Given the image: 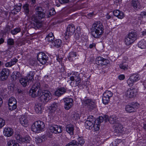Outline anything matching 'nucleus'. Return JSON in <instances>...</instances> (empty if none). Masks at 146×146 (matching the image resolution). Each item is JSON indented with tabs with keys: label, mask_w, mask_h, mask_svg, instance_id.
I'll return each mask as SVG.
<instances>
[{
	"label": "nucleus",
	"mask_w": 146,
	"mask_h": 146,
	"mask_svg": "<svg viewBox=\"0 0 146 146\" xmlns=\"http://www.w3.org/2000/svg\"><path fill=\"white\" fill-rule=\"evenodd\" d=\"M104 27L102 23L100 21L94 23L91 29V34L95 38L101 36L104 33Z\"/></svg>",
	"instance_id": "f257e3e1"
},
{
	"label": "nucleus",
	"mask_w": 146,
	"mask_h": 146,
	"mask_svg": "<svg viewBox=\"0 0 146 146\" xmlns=\"http://www.w3.org/2000/svg\"><path fill=\"white\" fill-rule=\"evenodd\" d=\"M40 85L38 82H36L33 86L31 89L30 90L29 94L33 98L37 96L40 94L41 92L40 89Z\"/></svg>",
	"instance_id": "f03ea898"
},
{
	"label": "nucleus",
	"mask_w": 146,
	"mask_h": 146,
	"mask_svg": "<svg viewBox=\"0 0 146 146\" xmlns=\"http://www.w3.org/2000/svg\"><path fill=\"white\" fill-rule=\"evenodd\" d=\"M45 127L44 123L42 121H38L35 122L31 126V129L33 131L36 133H39L42 131Z\"/></svg>",
	"instance_id": "7ed1b4c3"
},
{
	"label": "nucleus",
	"mask_w": 146,
	"mask_h": 146,
	"mask_svg": "<svg viewBox=\"0 0 146 146\" xmlns=\"http://www.w3.org/2000/svg\"><path fill=\"white\" fill-rule=\"evenodd\" d=\"M137 90L135 88H129L123 93L124 98L127 99H130L135 97L137 94Z\"/></svg>",
	"instance_id": "20e7f679"
},
{
	"label": "nucleus",
	"mask_w": 146,
	"mask_h": 146,
	"mask_svg": "<svg viewBox=\"0 0 146 146\" xmlns=\"http://www.w3.org/2000/svg\"><path fill=\"white\" fill-rule=\"evenodd\" d=\"M39 100L44 103L47 102L51 98V94L49 91H45L40 92L38 96Z\"/></svg>",
	"instance_id": "39448f33"
},
{
	"label": "nucleus",
	"mask_w": 146,
	"mask_h": 146,
	"mask_svg": "<svg viewBox=\"0 0 146 146\" xmlns=\"http://www.w3.org/2000/svg\"><path fill=\"white\" fill-rule=\"evenodd\" d=\"M70 79L72 81L70 85L72 86H78L81 82L80 75L78 73L74 74L70 77Z\"/></svg>",
	"instance_id": "423d86ee"
},
{
	"label": "nucleus",
	"mask_w": 146,
	"mask_h": 146,
	"mask_svg": "<svg viewBox=\"0 0 146 146\" xmlns=\"http://www.w3.org/2000/svg\"><path fill=\"white\" fill-rule=\"evenodd\" d=\"M75 31V27L74 25L72 24L69 25L65 33V38L66 39H67L70 36L73 35Z\"/></svg>",
	"instance_id": "0eeeda50"
},
{
	"label": "nucleus",
	"mask_w": 146,
	"mask_h": 146,
	"mask_svg": "<svg viewBox=\"0 0 146 146\" xmlns=\"http://www.w3.org/2000/svg\"><path fill=\"white\" fill-rule=\"evenodd\" d=\"M96 121V120L93 116H89L85 122V125L86 128L89 129L92 128Z\"/></svg>",
	"instance_id": "6e6552de"
},
{
	"label": "nucleus",
	"mask_w": 146,
	"mask_h": 146,
	"mask_svg": "<svg viewBox=\"0 0 146 146\" xmlns=\"http://www.w3.org/2000/svg\"><path fill=\"white\" fill-rule=\"evenodd\" d=\"M139 106V104L137 102L133 103L130 105H127L125 106V110L127 112H134Z\"/></svg>",
	"instance_id": "1a4fd4ad"
},
{
	"label": "nucleus",
	"mask_w": 146,
	"mask_h": 146,
	"mask_svg": "<svg viewBox=\"0 0 146 146\" xmlns=\"http://www.w3.org/2000/svg\"><path fill=\"white\" fill-rule=\"evenodd\" d=\"M9 69L3 68L0 72V80L4 81L7 80L9 75Z\"/></svg>",
	"instance_id": "9d476101"
},
{
	"label": "nucleus",
	"mask_w": 146,
	"mask_h": 146,
	"mask_svg": "<svg viewBox=\"0 0 146 146\" xmlns=\"http://www.w3.org/2000/svg\"><path fill=\"white\" fill-rule=\"evenodd\" d=\"M37 59L41 64H44L48 60V57L44 53L40 52L37 55Z\"/></svg>",
	"instance_id": "9b49d317"
},
{
	"label": "nucleus",
	"mask_w": 146,
	"mask_h": 146,
	"mask_svg": "<svg viewBox=\"0 0 146 146\" xmlns=\"http://www.w3.org/2000/svg\"><path fill=\"white\" fill-rule=\"evenodd\" d=\"M112 93L110 91H106L103 94L102 97L103 103L105 104H108L110 101V99L112 96Z\"/></svg>",
	"instance_id": "f8f14e48"
},
{
	"label": "nucleus",
	"mask_w": 146,
	"mask_h": 146,
	"mask_svg": "<svg viewBox=\"0 0 146 146\" xmlns=\"http://www.w3.org/2000/svg\"><path fill=\"white\" fill-rule=\"evenodd\" d=\"M108 60L101 57H98L96 59V63L97 64L102 66L108 64Z\"/></svg>",
	"instance_id": "ddd939ff"
},
{
	"label": "nucleus",
	"mask_w": 146,
	"mask_h": 146,
	"mask_svg": "<svg viewBox=\"0 0 146 146\" xmlns=\"http://www.w3.org/2000/svg\"><path fill=\"white\" fill-rule=\"evenodd\" d=\"M103 117H100L96 119L95 123H94L93 126V127L95 131H98L99 130L100 124L103 122Z\"/></svg>",
	"instance_id": "4468645a"
},
{
	"label": "nucleus",
	"mask_w": 146,
	"mask_h": 146,
	"mask_svg": "<svg viewBox=\"0 0 146 146\" xmlns=\"http://www.w3.org/2000/svg\"><path fill=\"white\" fill-rule=\"evenodd\" d=\"M65 102L64 108L66 110H68L73 106L72 99L70 98H66L64 99Z\"/></svg>",
	"instance_id": "2eb2a0df"
},
{
	"label": "nucleus",
	"mask_w": 146,
	"mask_h": 146,
	"mask_svg": "<svg viewBox=\"0 0 146 146\" xmlns=\"http://www.w3.org/2000/svg\"><path fill=\"white\" fill-rule=\"evenodd\" d=\"M49 131L52 133L56 134L60 133L62 131L61 127L57 125H53L50 126L49 128Z\"/></svg>",
	"instance_id": "dca6fc26"
},
{
	"label": "nucleus",
	"mask_w": 146,
	"mask_h": 146,
	"mask_svg": "<svg viewBox=\"0 0 146 146\" xmlns=\"http://www.w3.org/2000/svg\"><path fill=\"white\" fill-rule=\"evenodd\" d=\"M105 121L107 122L108 121L111 124H114L115 123L116 121V117L114 116H111L110 117L108 115H105L104 117L103 118Z\"/></svg>",
	"instance_id": "f3484780"
},
{
	"label": "nucleus",
	"mask_w": 146,
	"mask_h": 146,
	"mask_svg": "<svg viewBox=\"0 0 146 146\" xmlns=\"http://www.w3.org/2000/svg\"><path fill=\"white\" fill-rule=\"evenodd\" d=\"M3 133L7 137L11 136L13 133V130L10 127H6L4 129Z\"/></svg>",
	"instance_id": "a211bd4d"
},
{
	"label": "nucleus",
	"mask_w": 146,
	"mask_h": 146,
	"mask_svg": "<svg viewBox=\"0 0 146 146\" xmlns=\"http://www.w3.org/2000/svg\"><path fill=\"white\" fill-rule=\"evenodd\" d=\"M113 13L114 16L121 19L124 17L123 13L118 10H114L113 12Z\"/></svg>",
	"instance_id": "6ab92c4d"
},
{
	"label": "nucleus",
	"mask_w": 146,
	"mask_h": 146,
	"mask_svg": "<svg viewBox=\"0 0 146 146\" xmlns=\"http://www.w3.org/2000/svg\"><path fill=\"white\" fill-rule=\"evenodd\" d=\"M20 121L21 124L24 126H26L28 123V120L26 116L22 115L20 118Z\"/></svg>",
	"instance_id": "aec40b11"
},
{
	"label": "nucleus",
	"mask_w": 146,
	"mask_h": 146,
	"mask_svg": "<svg viewBox=\"0 0 146 146\" xmlns=\"http://www.w3.org/2000/svg\"><path fill=\"white\" fill-rule=\"evenodd\" d=\"M66 130L70 135H72L74 134V126L71 124L67 125Z\"/></svg>",
	"instance_id": "412c9836"
},
{
	"label": "nucleus",
	"mask_w": 146,
	"mask_h": 146,
	"mask_svg": "<svg viewBox=\"0 0 146 146\" xmlns=\"http://www.w3.org/2000/svg\"><path fill=\"white\" fill-rule=\"evenodd\" d=\"M122 129V126L119 123H116L114 126V131L117 133L121 132Z\"/></svg>",
	"instance_id": "4be33fe9"
},
{
	"label": "nucleus",
	"mask_w": 146,
	"mask_h": 146,
	"mask_svg": "<svg viewBox=\"0 0 146 146\" xmlns=\"http://www.w3.org/2000/svg\"><path fill=\"white\" fill-rule=\"evenodd\" d=\"M131 5L135 9L137 10L140 9L141 7L140 3L138 0H133L132 2Z\"/></svg>",
	"instance_id": "5701e85b"
},
{
	"label": "nucleus",
	"mask_w": 146,
	"mask_h": 146,
	"mask_svg": "<svg viewBox=\"0 0 146 146\" xmlns=\"http://www.w3.org/2000/svg\"><path fill=\"white\" fill-rule=\"evenodd\" d=\"M35 74V71H30L27 75L26 78L30 82L34 80V76Z\"/></svg>",
	"instance_id": "b1692460"
},
{
	"label": "nucleus",
	"mask_w": 146,
	"mask_h": 146,
	"mask_svg": "<svg viewBox=\"0 0 146 146\" xmlns=\"http://www.w3.org/2000/svg\"><path fill=\"white\" fill-rule=\"evenodd\" d=\"M43 109V106L40 103H38L36 104L35 107V110L37 113H41Z\"/></svg>",
	"instance_id": "393cba45"
},
{
	"label": "nucleus",
	"mask_w": 146,
	"mask_h": 146,
	"mask_svg": "<svg viewBox=\"0 0 146 146\" xmlns=\"http://www.w3.org/2000/svg\"><path fill=\"white\" fill-rule=\"evenodd\" d=\"M20 83L24 87L26 86L27 84H29L30 82L26 78H21L19 80Z\"/></svg>",
	"instance_id": "a878e982"
},
{
	"label": "nucleus",
	"mask_w": 146,
	"mask_h": 146,
	"mask_svg": "<svg viewBox=\"0 0 146 146\" xmlns=\"http://www.w3.org/2000/svg\"><path fill=\"white\" fill-rule=\"evenodd\" d=\"M76 56L77 54L76 52H72L69 53L68 57L70 61H72L76 59Z\"/></svg>",
	"instance_id": "bb28decb"
},
{
	"label": "nucleus",
	"mask_w": 146,
	"mask_h": 146,
	"mask_svg": "<svg viewBox=\"0 0 146 146\" xmlns=\"http://www.w3.org/2000/svg\"><path fill=\"white\" fill-rule=\"evenodd\" d=\"M18 60L17 59H14L12 60L11 61L7 62L5 64V66L7 67H10L15 64L17 62Z\"/></svg>",
	"instance_id": "cd10ccee"
},
{
	"label": "nucleus",
	"mask_w": 146,
	"mask_h": 146,
	"mask_svg": "<svg viewBox=\"0 0 146 146\" xmlns=\"http://www.w3.org/2000/svg\"><path fill=\"white\" fill-rule=\"evenodd\" d=\"M128 36L131 40L134 41L136 39L137 36L136 33L132 32L129 33Z\"/></svg>",
	"instance_id": "c85d7f7f"
},
{
	"label": "nucleus",
	"mask_w": 146,
	"mask_h": 146,
	"mask_svg": "<svg viewBox=\"0 0 146 146\" xmlns=\"http://www.w3.org/2000/svg\"><path fill=\"white\" fill-rule=\"evenodd\" d=\"M138 46L141 49H145L146 48V42L144 40H141L138 43Z\"/></svg>",
	"instance_id": "c756f323"
},
{
	"label": "nucleus",
	"mask_w": 146,
	"mask_h": 146,
	"mask_svg": "<svg viewBox=\"0 0 146 146\" xmlns=\"http://www.w3.org/2000/svg\"><path fill=\"white\" fill-rule=\"evenodd\" d=\"M54 39V36L52 33H50L47 35L45 38L46 40L48 42L52 41Z\"/></svg>",
	"instance_id": "7c9ffc66"
},
{
	"label": "nucleus",
	"mask_w": 146,
	"mask_h": 146,
	"mask_svg": "<svg viewBox=\"0 0 146 146\" xmlns=\"http://www.w3.org/2000/svg\"><path fill=\"white\" fill-rule=\"evenodd\" d=\"M8 146H19V144L15 140H11L7 142Z\"/></svg>",
	"instance_id": "2f4dec72"
},
{
	"label": "nucleus",
	"mask_w": 146,
	"mask_h": 146,
	"mask_svg": "<svg viewBox=\"0 0 146 146\" xmlns=\"http://www.w3.org/2000/svg\"><path fill=\"white\" fill-rule=\"evenodd\" d=\"M45 140L44 136H40L36 137L35 141L37 144L41 143Z\"/></svg>",
	"instance_id": "473e14b6"
},
{
	"label": "nucleus",
	"mask_w": 146,
	"mask_h": 146,
	"mask_svg": "<svg viewBox=\"0 0 146 146\" xmlns=\"http://www.w3.org/2000/svg\"><path fill=\"white\" fill-rule=\"evenodd\" d=\"M124 42L126 45L128 46L131 44L134 41L131 39V38L127 35L126 36L124 40Z\"/></svg>",
	"instance_id": "72a5a7b5"
},
{
	"label": "nucleus",
	"mask_w": 146,
	"mask_h": 146,
	"mask_svg": "<svg viewBox=\"0 0 146 146\" xmlns=\"http://www.w3.org/2000/svg\"><path fill=\"white\" fill-rule=\"evenodd\" d=\"M24 12L27 16H28L29 14V5L28 4H26L24 5L23 7Z\"/></svg>",
	"instance_id": "f704fd0d"
},
{
	"label": "nucleus",
	"mask_w": 146,
	"mask_h": 146,
	"mask_svg": "<svg viewBox=\"0 0 146 146\" xmlns=\"http://www.w3.org/2000/svg\"><path fill=\"white\" fill-rule=\"evenodd\" d=\"M54 45L57 48H59L60 46L62 44V41L60 39H57L54 42Z\"/></svg>",
	"instance_id": "c9c22d12"
},
{
	"label": "nucleus",
	"mask_w": 146,
	"mask_h": 146,
	"mask_svg": "<svg viewBox=\"0 0 146 146\" xmlns=\"http://www.w3.org/2000/svg\"><path fill=\"white\" fill-rule=\"evenodd\" d=\"M139 76L138 74H133L131 75L130 76V78L132 79L134 82H137L139 80Z\"/></svg>",
	"instance_id": "e433bc0d"
},
{
	"label": "nucleus",
	"mask_w": 146,
	"mask_h": 146,
	"mask_svg": "<svg viewBox=\"0 0 146 146\" xmlns=\"http://www.w3.org/2000/svg\"><path fill=\"white\" fill-rule=\"evenodd\" d=\"M31 141V139L29 136H27L23 138L22 142H24L26 143H30Z\"/></svg>",
	"instance_id": "4c0bfd02"
},
{
	"label": "nucleus",
	"mask_w": 146,
	"mask_h": 146,
	"mask_svg": "<svg viewBox=\"0 0 146 146\" xmlns=\"http://www.w3.org/2000/svg\"><path fill=\"white\" fill-rule=\"evenodd\" d=\"M21 9V7H18L17 6H15L14 7V9L12 10L11 13L13 14H15V12L16 11V12H18L20 11Z\"/></svg>",
	"instance_id": "58836bf2"
},
{
	"label": "nucleus",
	"mask_w": 146,
	"mask_h": 146,
	"mask_svg": "<svg viewBox=\"0 0 146 146\" xmlns=\"http://www.w3.org/2000/svg\"><path fill=\"white\" fill-rule=\"evenodd\" d=\"M36 15H38V18L39 19L44 18L45 16L44 13L42 11L36 13Z\"/></svg>",
	"instance_id": "ea45409f"
},
{
	"label": "nucleus",
	"mask_w": 146,
	"mask_h": 146,
	"mask_svg": "<svg viewBox=\"0 0 146 146\" xmlns=\"http://www.w3.org/2000/svg\"><path fill=\"white\" fill-rule=\"evenodd\" d=\"M17 101L14 98H10L8 102V105L11 104H17Z\"/></svg>",
	"instance_id": "a19ab883"
},
{
	"label": "nucleus",
	"mask_w": 146,
	"mask_h": 146,
	"mask_svg": "<svg viewBox=\"0 0 146 146\" xmlns=\"http://www.w3.org/2000/svg\"><path fill=\"white\" fill-rule=\"evenodd\" d=\"M72 117L75 120H77L80 118L79 114L76 113H74L72 115Z\"/></svg>",
	"instance_id": "79ce46f5"
},
{
	"label": "nucleus",
	"mask_w": 146,
	"mask_h": 146,
	"mask_svg": "<svg viewBox=\"0 0 146 146\" xmlns=\"http://www.w3.org/2000/svg\"><path fill=\"white\" fill-rule=\"evenodd\" d=\"M21 31L20 28H17L14 29L11 31V33L13 35H15L19 32Z\"/></svg>",
	"instance_id": "37998d69"
},
{
	"label": "nucleus",
	"mask_w": 146,
	"mask_h": 146,
	"mask_svg": "<svg viewBox=\"0 0 146 146\" xmlns=\"http://www.w3.org/2000/svg\"><path fill=\"white\" fill-rule=\"evenodd\" d=\"M134 82L133 80L130 77L128 79L127 81V83L128 86H132L134 83Z\"/></svg>",
	"instance_id": "c03bdc74"
},
{
	"label": "nucleus",
	"mask_w": 146,
	"mask_h": 146,
	"mask_svg": "<svg viewBox=\"0 0 146 146\" xmlns=\"http://www.w3.org/2000/svg\"><path fill=\"white\" fill-rule=\"evenodd\" d=\"M78 143L80 145H82L84 143V141L82 137H79L78 139Z\"/></svg>",
	"instance_id": "a18cd8bd"
},
{
	"label": "nucleus",
	"mask_w": 146,
	"mask_h": 146,
	"mask_svg": "<svg viewBox=\"0 0 146 146\" xmlns=\"http://www.w3.org/2000/svg\"><path fill=\"white\" fill-rule=\"evenodd\" d=\"M34 24L35 26L34 28L36 29H38L42 27V24L40 23L39 21L35 23Z\"/></svg>",
	"instance_id": "49530a36"
},
{
	"label": "nucleus",
	"mask_w": 146,
	"mask_h": 146,
	"mask_svg": "<svg viewBox=\"0 0 146 146\" xmlns=\"http://www.w3.org/2000/svg\"><path fill=\"white\" fill-rule=\"evenodd\" d=\"M9 109L10 110H13L17 108V104H11L9 105Z\"/></svg>",
	"instance_id": "de8ad7c7"
},
{
	"label": "nucleus",
	"mask_w": 146,
	"mask_h": 146,
	"mask_svg": "<svg viewBox=\"0 0 146 146\" xmlns=\"http://www.w3.org/2000/svg\"><path fill=\"white\" fill-rule=\"evenodd\" d=\"M85 103L88 106H91L92 105H93L94 104V102L88 99L85 101Z\"/></svg>",
	"instance_id": "09e8293b"
},
{
	"label": "nucleus",
	"mask_w": 146,
	"mask_h": 146,
	"mask_svg": "<svg viewBox=\"0 0 146 146\" xmlns=\"http://www.w3.org/2000/svg\"><path fill=\"white\" fill-rule=\"evenodd\" d=\"M7 44L9 45L12 46L14 44V41L13 39L11 38L8 39L7 41Z\"/></svg>",
	"instance_id": "8fccbe9b"
},
{
	"label": "nucleus",
	"mask_w": 146,
	"mask_h": 146,
	"mask_svg": "<svg viewBox=\"0 0 146 146\" xmlns=\"http://www.w3.org/2000/svg\"><path fill=\"white\" fill-rule=\"evenodd\" d=\"M13 80H15L18 79L21 76V75L19 72H17L15 75H13Z\"/></svg>",
	"instance_id": "3c124183"
},
{
	"label": "nucleus",
	"mask_w": 146,
	"mask_h": 146,
	"mask_svg": "<svg viewBox=\"0 0 146 146\" xmlns=\"http://www.w3.org/2000/svg\"><path fill=\"white\" fill-rule=\"evenodd\" d=\"M57 107V104L55 102H54L50 107V109L52 110H55Z\"/></svg>",
	"instance_id": "603ef678"
},
{
	"label": "nucleus",
	"mask_w": 146,
	"mask_h": 146,
	"mask_svg": "<svg viewBox=\"0 0 146 146\" xmlns=\"http://www.w3.org/2000/svg\"><path fill=\"white\" fill-rule=\"evenodd\" d=\"M15 137L17 140L20 142H22L23 137L19 134H15Z\"/></svg>",
	"instance_id": "864d4df0"
},
{
	"label": "nucleus",
	"mask_w": 146,
	"mask_h": 146,
	"mask_svg": "<svg viewBox=\"0 0 146 146\" xmlns=\"http://www.w3.org/2000/svg\"><path fill=\"white\" fill-rule=\"evenodd\" d=\"M127 65L126 66L122 63L121 64L119 65V67L121 69H123L124 70H126L127 69Z\"/></svg>",
	"instance_id": "5fc2aeb1"
},
{
	"label": "nucleus",
	"mask_w": 146,
	"mask_h": 146,
	"mask_svg": "<svg viewBox=\"0 0 146 146\" xmlns=\"http://www.w3.org/2000/svg\"><path fill=\"white\" fill-rule=\"evenodd\" d=\"M72 0H59V3L61 4H64L71 1Z\"/></svg>",
	"instance_id": "6e6d98bb"
},
{
	"label": "nucleus",
	"mask_w": 146,
	"mask_h": 146,
	"mask_svg": "<svg viewBox=\"0 0 146 146\" xmlns=\"http://www.w3.org/2000/svg\"><path fill=\"white\" fill-rule=\"evenodd\" d=\"M5 121L0 118V128L3 127L5 125Z\"/></svg>",
	"instance_id": "4d7b16f0"
},
{
	"label": "nucleus",
	"mask_w": 146,
	"mask_h": 146,
	"mask_svg": "<svg viewBox=\"0 0 146 146\" xmlns=\"http://www.w3.org/2000/svg\"><path fill=\"white\" fill-rule=\"evenodd\" d=\"M31 19L33 21L35 22V23L37 22H38V20L37 19L36 16L35 15H33L31 17Z\"/></svg>",
	"instance_id": "13d9d810"
},
{
	"label": "nucleus",
	"mask_w": 146,
	"mask_h": 146,
	"mask_svg": "<svg viewBox=\"0 0 146 146\" xmlns=\"http://www.w3.org/2000/svg\"><path fill=\"white\" fill-rule=\"evenodd\" d=\"M56 13V12L54 10L51 9L50 11L49 12V14L50 16H52L54 15Z\"/></svg>",
	"instance_id": "bf43d9fd"
},
{
	"label": "nucleus",
	"mask_w": 146,
	"mask_h": 146,
	"mask_svg": "<svg viewBox=\"0 0 146 146\" xmlns=\"http://www.w3.org/2000/svg\"><path fill=\"white\" fill-rule=\"evenodd\" d=\"M35 10L36 11V13H38L39 12L42 11V7H37L35 8Z\"/></svg>",
	"instance_id": "052dcab7"
},
{
	"label": "nucleus",
	"mask_w": 146,
	"mask_h": 146,
	"mask_svg": "<svg viewBox=\"0 0 146 146\" xmlns=\"http://www.w3.org/2000/svg\"><path fill=\"white\" fill-rule=\"evenodd\" d=\"M60 91L58 90H57L55 92V94L56 95L58 96H60L62 94H61V93L60 92Z\"/></svg>",
	"instance_id": "680f3d73"
},
{
	"label": "nucleus",
	"mask_w": 146,
	"mask_h": 146,
	"mask_svg": "<svg viewBox=\"0 0 146 146\" xmlns=\"http://www.w3.org/2000/svg\"><path fill=\"white\" fill-rule=\"evenodd\" d=\"M58 90L60 91V92L61 93V94H62L64 93L66 91V90L64 88H60Z\"/></svg>",
	"instance_id": "e2e57ef3"
},
{
	"label": "nucleus",
	"mask_w": 146,
	"mask_h": 146,
	"mask_svg": "<svg viewBox=\"0 0 146 146\" xmlns=\"http://www.w3.org/2000/svg\"><path fill=\"white\" fill-rule=\"evenodd\" d=\"M18 92L19 94H23L24 92V90L23 89L18 88L17 89Z\"/></svg>",
	"instance_id": "0e129e2a"
},
{
	"label": "nucleus",
	"mask_w": 146,
	"mask_h": 146,
	"mask_svg": "<svg viewBox=\"0 0 146 146\" xmlns=\"http://www.w3.org/2000/svg\"><path fill=\"white\" fill-rule=\"evenodd\" d=\"M118 78L120 80H123L125 78V76L123 75H121L119 76Z\"/></svg>",
	"instance_id": "69168bd1"
},
{
	"label": "nucleus",
	"mask_w": 146,
	"mask_h": 146,
	"mask_svg": "<svg viewBox=\"0 0 146 146\" xmlns=\"http://www.w3.org/2000/svg\"><path fill=\"white\" fill-rule=\"evenodd\" d=\"M95 44L94 43H93L92 44H91L90 45L89 47L90 48H93V47H95Z\"/></svg>",
	"instance_id": "338daca9"
},
{
	"label": "nucleus",
	"mask_w": 146,
	"mask_h": 146,
	"mask_svg": "<svg viewBox=\"0 0 146 146\" xmlns=\"http://www.w3.org/2000/svg\"><path fill=\"white\" fill-rule=\"evenodd\" d=\"M110 146H117V145L115 142H114L111 143L110 145Z\"/></svg>",
	"instance_id": "774afa93"
}]
</instances>
